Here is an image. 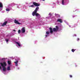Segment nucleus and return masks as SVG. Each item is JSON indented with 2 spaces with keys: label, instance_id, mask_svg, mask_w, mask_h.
I'll list each match as a JSON object with an SVG mask.
<instances>
[{
  "label": "nucleus",
  "instance_id": "nucleus-1",
  "mask_svg": "<svg viewBox=\"0 0 80 80\" xmlns=\"http://www.w3.org/2000/svg\"><path fill=\"white\" fill-rule=\"evenodd\" d=\"M0 64L2 67V70L4 72L6 71V68H5L6 66H7V63L5 62H3V63H1Z\"/></svg>",
  "mask_w": 80,
  "mask_h": 80
},
{
  "label": "nucleus",
  "instance_id": "nucleus-2",
  "mask_svg": "<svg viewBox=\"0 0 80 80\" xmlns=\"http://www.w3.org/2000/svg\"><path fill=\"white\" fill-rule=\"evenodd\" d=\"M56 28H54L53 29V31L55 32H57V31H58V30H59V27H58V26H56Z\"/></svg>",
  "mask_w": 80,
  "mask_h": 80
},
{
  "label": "nucleus",
  "instance_id": "nucleus-3",
  "mask_svg": "<svg viewBox=\"0 0 80 80\" xmlns=\"http://www.w3.org/2000/svg\"><path fill=\"white\" fill-rule=\"evenodd\" d=\"M14 22L16 24H17V25H21V24H22L21 23L19 22H18V21L16 19L14 20Z\"/></svg>",
  "mask_w": 80,
  "mask_h": 80
},
{
  "label": "nucleus",
  "instance_id": "nucleus-4",
  "mask_svg": "<svg viewBox=\"0 0 80 80\" xmlns=\"http://www.w3.org/2000/svg\"><path fill=\"white\" fill-rule=\"evenodd\" d=\"M32 15L33 16H35V15L36 17H37V16H39L40 17V15L38 14V13H34V12H33L32 13Z\"/></svg>",
  "mask_w": 80,
  "mask_h": 80
},
{
  "label": "nucleus",
  "instance_id": "nucleus-5",
  "mask_svg": "<svg viewBox=\"0 0 80 80\" xmlns=\"http://www.w3.org/2000/svg\"><path fill=\"white\" fill-rule=\"evenodd\" d=\"M33 4L35 7H38L40 6V4H38L36 2H33Z\"/></svg>",
  "mask_w": 80,
  "mask_h": 80
},
{
  "label": "nucleus",
  "instance_id": "nucleus-6",
  "mask_svg": "<svg viewBox=\"0 0 80 80\" xmlns=\"http://www.w3.org/2000/svg\"><path fill=\"white\" fill-rule=\"evenodd\" d=\"M39 9V7H37L34 10V12H33V13H37V11H38V10Z\"/></svg>",
  "mask_w": 80,
  "mask_h": 80
},
{
  "label": "nucleus",
  "instance_id": "nucleus-7",
  "mask_svg": "<svg viewBox=\"0 0 80 80\" xmlns=\"http://www.w3.org/2000/svg\"><path fill=\"white\" fill-rule=\"evenodd\" d=\"M25 27H23L21 29V33H25Z\"/></svg>",
  "mask_w": 80,
  "mask_h": 80
},
{
  "label": "nucleus",
  "instance_id": "nucleus-8",
  "mask_svg": "<svg viewBox=\"0 0 80 80\" xmlns=\"http://www.w3.org/2000/svg\"><path fill=\"white\" fill-rule=\"evenodd\" d=\"M8 23V22L6 21L2 23V24L1 25V26H2V27H3V26H5V25H6Z\"/></svg>",
  "mask_w": 80,
  "mask_h": 80
},
{
  "label": "nucleus",
  "instance_id": "nucleus-9",
  "mask_svg": "<svg viewBox=\"0 0 80 80\" xmlns=\"http://www.w3.org/2000/svg\"><path fill=\"white\" fill-rule=\"evenodd\" d=\"M57 22H60V23H62V22H63L62 19H59V18L58 19Z\"/></svg>",
  "mask_w": 80,
  "mask_h": 80
},
{
  "label": "nucleus",
  "instance_id": "nucleus-10",
  "mask_svg": "<svg viewBox=\"0 0 80 80\" xmlns=\"http://www.w3.org/2000/svg\"><path fill=\"white\" fill-rule=\"evenodd\" d=\"M49 30H50V32L51 33H53V29L52 28H49Z\"/></svg>",
  "mask_w": 80,
  "mask_h": 80
},
{
  "label": "nucleus",
  "instance_id": "nucleus-11",
  "mask_svg": "<svg viewBox=\"0 0 80 80\" xmlns=\"http://www.w3.org/2000/svg\"><path fill=\"white\" fill-rule=\"evenodd\" d=\"M16 43L17 44L19 47H22V45H21L20 43L18 42H16Z\"/></svg>",
  "mask_w": 80,
  "mask_h": 80
},
{
  "label": "nucleus",
  "instance_id": "nucleus-12",
  "mask_svg": "<svg viewBox=\"0 0 80 80\" xmlns=\"http://www.w3.org/2000/svg\"><path fill=\"white\" fill-rule=\"evenodd\" d=\"M18 60H17L16 62H14V63H15L16 66H18Z\"/></svg>",
  "mask_w": 80,
  "mask_h": 80
},
{
  "label": "nucleus",
  "instance_id": "nucleus-13",
  "mask_svg": "<svg viewBox=\"0 0 80 80\" xmlns=\"http://www.w3.org/2000/svg\"><path fill=\"white\" fill-rule=\"evenodd\" d=\"M3 7V4L2 3L0 2V8H2Z\"/></svg>",
  "mask_w": 80,
  "mask_h": 80
},
{
  "label": "nucleus",
  "instance_id": "nucleus-14",
  "mask_svg": "<svg viewBox=\"0 0 80 80\" xmlns=\"http://www.w3.org/2000/svg\"><path fill=\"white\" fill-rule=\"evenodd\" d=\"M7 70L8 71L10 70V66H8V67Z\"/></svg>",
  "mask_w": 80,
  "mask_h": 80
},
{
  "label": "nucleus",
  "instance_id": "nucleus-15",
  "mask_svg": "<svg viewBox=\"0 0 80 80\" xmlns=\"http://www.w3.org/2000/svg\"><path fill=\"white\" fill-rule=\"evenodd\" d=\"M8 65H10L11 64V62L10 61H8Z\"/></svg>",
  "mask_w": 80,
  "mask_h": 80
},
{
  "label": "nucleus",
  "instance_id": "nucleus-16",
  "mask_svg": "<svg viewBox=\"0 0 80 80\" xmlns=\"http://www.w3.org/2000/svg\"><path fill=\"white\" fill-rule=\"evenodd\" d=\"M55 15H56V16H57V17H60V15H59L58 14H56Z\"/></svg>",
  "mask_w": 80,
  "mask_h": 80
},
{
  "label": "nucleus",
  "instance_id": "nucleus-17",
  "mask_svg": "<svg viewBox=\"0 0 80 80\" xmlns=\"http://www.w3.org/2000/svg\"><path fill=\"white\" fill-rule=\"evenodd\" d=\"M6 10L7 12H9L10 11V9L9 8H7Z\"/></svg>",
  "mask_w": 80,
  "mask_h": 80
},
{
  "label": "nucleus",
  "instance_id": "nucleus-18",
  "mask_svg": "<svg viewBox=\"0 0 80 80\" xmlns=\"http://www.w3.org/2000/svg\"><path fill=\"white\" fill-rule=\"evenodd\" d=\"M62 5H64V0H62Z\"/></svg>",
  "mask_w": 80,
  "mask_h": 80
},
{
  "label": "nucleus",
  "instance_id": "nucleus-19",
  "mask_svg": "<svg viewBox=\"0 0 80 80\" xmlns=\"http://www.w3.org/2000/svg\"><path fill=\"white\" fill-rule=\"evenodd\" d=\"M29 7H32L33 8L34 7V5H31L30 6H29Z\"/></svg>",
  "mask_w": 80,
  "mask_h": 80
},
{
  "label": "nucleus",
  "instance_id": "nucleus-20",
  "mask_svg": "<svg viewBox=\"0 0 80 80\" xmlns=\"http://www.w3.org/2000/svg\"><path fill=\"white\" fill-rule=\"evenodd\" d=\"M21 32V31L20 29L19 30H18V33L20 34V33Z\"/></svg>",
  "mask_w": 80,
  "mask_h": 80
},
{
  "label": "nucleus",
  "instance_id": "nucleus-21",
  "mask_svg": "<svg viewBox=\"0 0 80 80\" xmlns=\"http://www.w3.org/2000/svg\"><path fill=\"white\" fill-rule=\"evenodd\" d=\"M74 51H75V50L73 49H72V52H74Z\"/></svg>",
  "mask_w": 80,
  "mask_h": 80
},
{
  "label": "nucleus",
  "instance_id": "nucleus-22",
  "mask_svg": "<svg viewBox=\"0 0 80 80\" xmlns=\"http://www.w3.org/2000/svg\"><path fill=\"white\" fill-rule=\"evenodd\" d=\"M46 34H49L50 33L49 32L47 31L46 32Z\"/></svg>",
  "mask_w": 80,
  "mask_h": 80
},
{
  "label": "nucleus",
  "instance_id": "nucleus-23",
  "mask_svg": "<svg viewBox=\"0 0 80 80\" xmlns=\"http://www.w3.org/2000/svg\"><path fill=\"white\" fill-rule=\"evenodd\" d=\"M2 60L4 61L5 60V58H3L2 59Z\"/></svg>",
  "mask_w": 80,
  "mask_h": 80
},
{
  "label": "nucleus",
  "instance_id": "nucleus-24",
  "mask_svg": "<svg viewBox=\"0 0 80 80\" xmlns=\"http://www.w3.org/2000/svg\"><path fill=\"white\" fill-rule=\"evenodd\" d=\"M80 40V38H78L77 39V41H79Z\"/></svg>",
  "mask_w": 80,
  "mask_h": 80
},
{
  "label": "nucleus",
  "instance_id": "nucleus-25",
  "mask_svg": "<svg viewBox=\"0 0 80 80\" xmlns=\"http://www.w3.org/2000/svg\"><path fill=\"white\" fill-rule=\"evenodd\" d=\"M69 76H70V78H72V75H70Z\"/></svg>",
  "mask_w": 80,
  "mask_h": 80
},
{
  "label": "nucleus",
  "instance_id": "nucleus-26",
  "mask_svg": "<svg viewBox=\"0 0 80 80\" xmlns=\"http://www.w3.org/2000/svg\"><path fill=\"white\" fill-rule=\"evenodd\" d=\"M6 42H8V39H6Z\"/></svg>",
  "mask_w": 80,
  "mask_h": 80
},
{
  "label": "nucleus",
  "instance_id": "nucleus-27",
  "mask_svg": "<svg viewBox=\"0 0 80 80\" xmlns=\"http://www.w3.org/2000/svg\"><path fill=\"white\" fill-rule=\"evenodd\" d=\"M49 15H50V16H52V14L50 13H49Z\"/></svg>",
  "mask_w": 80,
  "mask_h": 80
},
{
  "label": "nucleus",
  "instance_id": "nucleus-28",
  "mask_svg": "<svg viewBox=\"0 0 80 80\" xmlns=\"http://www.w3.org/2000/svg\"><path fill=\"white\" fill-rule=\"evenodd\" d=\"M0 70H2V67L0 66Z\"/></svg>",
  "mask_w": 80,
  "mask_h": 80
},
{
  "label": "nucleus",
  "instance_id": "nucleus-29",
  "mask_svg": "<svg viewBox=\"0 0 80 80\" xmlns=\"http://www.w3.org/2000/svg\"><path fill=\"white\" fill-rule=\"evenodd\" d=\"M47 36H48V35H46V37H47Z\"/></svg>",
  "mask_w": 80,
  "mask_h": 80
},
{
  "label": "nucleus",
  "instance_id": "nucleus-30",
  "mask_svg": "<svg viewBox=\"0 0 80 80\" xmlns=\"http://www.w3.org/2000/svg\"><path fill=\"white\" fill-rule=\"evenodd\" d=\"M13 32H15L16 31H15V30H13Z\"/></svg>",
  "mask_w": 80,
  "mask_h": 80
},
{
  "label": "nucleus",
  "instance_id": "nucleus-31",
  "mask_svg": "<svg viewBox=\"0 0 80 80\" xmlns=\"http://www.w3.org/2000/svg\"><path fill=\"white\" fill-rule=\"evenodd\" d=\"M42 1H45V0H42Z\"/></svg>",
  "mask_w": 80,
  "mask_h": 80
}]
</instances>
